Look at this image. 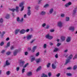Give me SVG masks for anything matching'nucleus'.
Here are the masks:
<instances>
[{
    "label": "nucleus",
    "instance_id": "f257e3e1",
    "mask_svg": "<svg viewBox=\"0 0 77 77\" xmlns=\"http://www.w3.org/2000/svg\"><path fill=\"white\" fill-rule=\"evenodd\" d=\"M72 57H73V55H72V54H70L68 57V59L66 60L64 65H67V64H68V63L70 62V60L72 59Z\"/></svg>",
    "mask_w": 77,
    "mask_h": 77
},
{
    "label": "nucleus",
    "instance_id": "f03ea898",
    "mask_svg": "<svg viewBox=\"0 0 77 77\" xmlns=\"http://www.w3.org/2000/svg\"><path fill=\"white\" fill-rule=\"evenodd\" d=\"M24 2H22L19 4V7H22V8L20 10V11H23V10H24V7L23 5H24Z\"/></svg>",
    "mask_w": 77,
    "mask_h": 77
},
{
    "label": "nucleus",
    "instance_id": "7ed1b4c3",
    "mask_svg": "<svg viewBox=\"0 0 77 77\" xmlns=\"http://www.w3.org/2000/svg\"><path fill=\"white\" fill-rule=\"evenodd\" d=\"M45 37L47 39H50V40H51V39H53V36H50L49 34H48L46 35Z\"/></svg>",
    "mask_w": 77,
    "mask_h": 77
},
{
    "label": "nucleus",
    "instance_id": "20e7f679",
    "mask_svg": "<svg viewBox=\"0 0 77 77\" xmlns=\"http://www.w3.org/2000/svg\"><path fill=\"white\" fill-rule=\"evenodd\" d=\"M18 51V50H15L13 54L14 56H16V55H17V53H18V52H19V51Z\"/></svg>",
    "mask_w": 77,
    "mask_h": 77
},
{
    "label": "nucleus",
    "instance_id": "39448f33",
    "mask_svg": "<svg viewBox=\"0 0 77 77\" xmlns=\"http://www.w3.org/2000/svg\"><path fill=\"white\" fill-rule=\"evenodd\" d=\"M57 25L58 27H62V23L61 21L59 22L58 23Z\"/></svg>",
    "mask_w": 77,
    "mask_h": 77
},
{
    "label": "nucleus",
    "instance_id": "423d86ee",
    "mask_svg": "<svg viewBox=\"0 0 77 77\" xmlns=\"http://www.w3.org/2000/svg\"><path fill=\"white\" fill-rule=\"evenodd\" d=\"M69 29L70 30H71V31H72V32H73V31L74 30L75 28L73 26H70L69 28Z\"/></svg>",
    "mask_w": 77,
    "mask_h": 77
},
{
    "label": "nucleus",
    "instance_id": "0eeeda50",
    "mask_svg": "<svg viewBox=\"0 0 77 77\" xmlns=\"http://www.w3.org/2000/svg\"><path fill=\"white\" fill-rule=\"evenodd\" d=\"M27 76H29V77L30 76H31V75H32V72H28L27 73Z\"/></svg>",
    "mask_w": 77,
    "mask_h": 77
},
{
    "label": "nucleus",
    "instance_id": "6e6552de",
    "mask_svg": "<svg viewBox=\"0 0 77 77\" xmlns=\"http://www.w3.org/2000/svg\"><path fill=\"white\" fill-rule=\"evenodd\" d=\"M66 41L67 42H69L71 41V37H68L67 39H66Z\"/></svg>",
    "mask_w": 77,
    "mask_h": 77
},
{
    "label": "nucleus",
    "instance_id": "1a4fd4ad",
    "mask_svg": "<svg viewBox=\"0 0 77 77\" xmlns=\"http://www.w3.org/2000/svg\"><path fill=\"white\" fill-rule=\"evenodd\" d=\"M36 46H34L32 49L31 50V51H32V53H34L35 52V50H36Z\"/></svg>",
    "mask_w": 77,
    "mask_h": 77
},
{
    "label": "nucleus",
    "instance_id": "9d476101",
    "mask_svg": "<svg viewBox=\"0 0 77 77\" xmlns=\"http://www.w3.org/2000/svg\"><path fill=\"white\" fill-rule=\"evenodd\" d=\"M71 5V2H69L68 3H67L65 5V6L66 7H68L69 6H70Z\"/></svg>",
    "mask_w": 77,
    "mask_h": 77
},
{
    "label": "nucleus",
    "instance_id": "9b49d317",
    "mask_svg": "<svg viewBox=\"0 0 77 77\" xmlns=\"http://www.w3.org/2000/svg\"><path fill=\"white\" fill-rule=\"evenodd\" d=\"M26 32V31L24 29H22L21 30L20 32V33H21V34H24V33H25Z\"/></svg>",
    "mask_w": 77,
    "mask_h": 77
},
{
    "label": "nucleus",
    "instance_id": "f8f14e48",
    "mask_svg": "<svg viewBox=\"0 0 77 77\" xmlns=\"http://www.w3.org/2000/svg\"><path fill=\"white\" fill-rule=\"evenodd\" d=\"M52 69H56V66L53 63L52 64Z\"/></svg>",
    "mask_w": 77,
    "mask_h": 77
},
{
    "label": "nucleus",
    "instance_id": "ddd939ff",
    "mask_svg": "<svg viewBox=\"0 0 77 77\" xmlns=\"http://www.w3.org/2000/svg\"><path fill=\"white\" fill-rule=\"evenodd\" d=\"M25 63V62L24 61H20V63L21 65L22 66H23V65H24Z\"/></svg>",
    "mask_w": 77,
    "mask_h": 77
},
{
    "label": "nucleus",
    "instance_id": "4468645a",
    "mask_svg": "<svg viewBox=\"0 0 77 77\" xmlns=\"http://www.w3.org/2000/svg\"><path fill=\"white\" fill-rule=\"evenodd\" d=\"M30 14H31V11H30V9L28 10L27 15H28L29 16H30Z\"/></svg>",
    "mask_w": 77,
    "mask_h": 77
},
{
    "label": "nucleus",
    "instance_id": "2eb2a0df",
    "mask_svg": "<svg viewBox=\"0 0 77 77\" xmlns=\"http://www.w3.org/2000/svg\"><path fill=\"white\" fill-rule=\"evenodd\" d=\"M20 32V29H16L15 31V35H17V34H18V32Z\"/></svg>",
    "mask_w": 77,
    "mask_h": 77
},
{
    "label": "nucleus",
    "instance_id": "dca6fc26",
    "mask_svg": "<svg viewBox=\"0 0 77 77\" xmlns=\"http://www.w3.org/2000/svg\"><path fill=\"white\" fill-rule=\"evenodd\" d=\"M61 39L63 41H64L65 39V37L64 36H62L61 37Z\"/></svg>",
    "mask_w": 77,
    "mask_h": 77
},
{
    "label": "nucleus",
    "instance_id": "f3484780",
    "mask_svg": "<svg viewBox=\"0 0 77 77\" xmlns=\"http://www.w3.org/2000/svg\"><path fill=\"white\" fill-rule=\"evenodd\" d=\"M40 60H41V58H38V59H37L36 61L37 63H39Z\"/></svg>",
    "mask_w": 77,
    "mask_h": 77
},
{
    "label": "nucleus",
    "instance_id": "a211bd4d",
    "mask_svg": "<svg viewBox=\"0 0 77 77\" xmlns=\"http://www.w3.org/2000/svg\"><path fill=\"white\" fill-rule=\"evenodd\" d=\"M41 69V66H40L37 69L36 71L37 72H38V71H40Z\"/></svg>",
    "mask_w": 77,
    "mask_h": 77
},
{
    "label": "nucleus",
    "instance_id": "6ab92c4d",
    "mask_svg": "<svg viewBox=\"0 0 77 77\" xmlns=\"http://www.w3.org/2000/svg\"><path fill=\"white\" fill-rule=\"evenodd\" d=\"M31 38H32V37H31V35H28L27 37V40H29V39H31Z\"/></svg>",
    "mask_w": 77,
    "mask_h": 77
},
{
    "label": "nucleus",
    "instance_id": "aec40b11",
    "mask_svg": "<svg viewBox=\"0 0 77 77\" xmlns=\"http://www.w3.org/2000/svg\"><path fill=\"white\" fill-rule=\"evenodd\" d=\"M10 15L9 14H6V16H5V18L6 19H8L9 18Z\"/></svg>",
    "mask_w": 77,
    "mask_h": 77
},
{
    "label": "nucleus",
    "instance_id": "412c9836",
    "mask_svg": "<svg viewBox=\"0 0 77 77\" xmlns=\"http://www.w3.org/2000/svg\"><path fill=\"white\" fill-rule=\"evenodd\" d=\"M53 9L52 8L50 10V11H49V12L50 14H51L53 13Z\"/></svg>",
    "mask_w": 77,
    "mask_h": 77
},
{
    "label": "nucleus",
    "instance_id": "4be33fe9",
    "mask_svg": "<svg viewBox=\"0 0 77 77\" xmlns=\"http://www.w3.org/2000/svg\"><path fill=\"white\" fill-rule=\"evenodd\" d=\"M40 14L42 15H44L45 14V11H42L41 13Z\"/></svg>",
    "mask_w": 77,
    "mask_h": 77
},
{
    "label": "nucleus",
    "instance_id": "5701e85b",
    "mask_svg": "<svg viewBox=\"0 0 77 77\" xmlns=\"http://www.w3.org/2000/svg\"><path fill=\"white\" fill-rule=\"evenodd\" d=\"M59 50V48H55L54 50V52H56Z\"/></svg>",
    "mask_w": 77,
    "mask_h": 77
},
{
    "label": "nucleus",
    "instance_id": "b1692460",
    "mask_svg": "<svg viewBox=\"0 0 77 77\" xmlns=\"http://www.w3.org/2000/svg\"><path fill=\"white\" fill-rule=\"evenodd\" d=\"M29 64L28 63H27L26 64H25L23 67V68H26L27 66H28V65H29Z\"/></svg>",
    "mask_w": 77,
    "mask_h": 77
},
{
    "label": "nucleus",
    "instance_id": "393cba45",
    "mask_svg": "<svg viewBox=\"0 0 77 77\" xmlns=\"http://www.w3.org/2000/svg\"><path fill=\"white\" fill-rule=\"evenodd\" d=\"M42 75L41 76V77H47V75L45 74L44 73L42 74Z\"/></svg>",
    "mask_w": 77,
    "mask_h": 77
},
{
    "label": "nucleus",
    "instance_id": "a878e982",
    "mask_svg": "<svg viewBox=\"0 0 77 77\" xmlns=\"http://www.w3.org/2000/svg\"><path fill=\"white\" fill-rule=\"evenodd\" d=\"M7 46L5 47L6 48H7V47H8L10 46V42H8L7 43Z\"/></svg>",
    "mask_w": 77,
    "mask_h": 77
},
{
    "label": "nucleus",
    "instance_id": "bb28decb",
    "mask_svg": "<svg viewBox=\"0 0 77 77\" xmlns=\"http://www.w3.org/2000/svg\"><path fill=\"white\" fill-rule=\"evenodd\" d=\"M66 21H68L69 20V17H66Z\"/></svg>",
    "mask_w": 77,
    "mask_h": 77
},
{
    "label": "nucleus",
    "instance_id": "cd10ccee",
    "mask_svg": "<svg viewBox=\"0 0 77 77\" xmlns=\"http://www.w3.org/2000/svg\"><path fill=\"white\" fill-rule=\"evenodd\" d=\"M6 65H10V63L8 62V60H7L6 62Z\"/></svg>",
    "mask_w": 77,
    "mask_h": 77
},
{
    "label": "nucleus",
    "instance_id": "c85d7f7f",
    "mask_svg": "<svg viewBox=\"0 0 77 77\" xmlns=\"http://www.w3.org/2000/svg\"><path fill=\"white\" fill-rule=\"evenodd\" d=\"M66 75L67 76H72V74L71 73H67L66 74Z\"/></svg>",
    "mask_w": 77,
    "mask_h": 77
},
{
    "label": "nucleus",
    "instance_id": "c756f323",
    "mask_svg": "<svg viewBox=\"0 0 77 77\" xmlns=\"http://www.w3.org/2000/svg\"><path fill=\"white\" fill-rule=\"evenodd\" d=\"M0 23H3V20L2 18H0Z\"/></svg>",
    "mask_w": 77,
    "mask_h": 77
},
{
    "label": "nucleus",
    "instance_id": "7c9ffc66",
    "mask_svg": "<svg viewBox=\"0 0 77 77\" xmlns=\"http://www.w3.org/2000/svg\"><path fill=\"white\" fill-rule=\"evenodd\" d=\"M77 65H75L73 66V69L74 70H75V69H77Z\"/></svg>",
    "mask_w": 77,
    "mask_h": 77
},
{
    "label": "nucleus",
    "instance_id": "2f4dec72",
    "mask_svg": "<svg viewBox=\"0 0 77 77\" xmlns=\"http://www.w3.org/2000/svg\"><path fill=\"white\" fill-rule=\"evenodd\" d=\"M51 65V64L50 63H48L46 65L47 68H49V67H50V66Z\"/></svg>",
    "mask_w": 77,
    "mask_h": 77
},
{
    "label": "nucleus",
    "instance_id": "473e14b6",
    "mask_svg": "<svg viewBox=\"0 0 77 77\" xmlns=\"http://www.w3.org/2000/svg\"><path fill=\"white\" fill-rule=\"evenodd\" d=\"M4 45V42H2L0 44V45L1 46H3Z\"/></svg>",
    "mask_w": 77,
    "mask_h": 77
},
{
    "label": "nucleus",
    "instance_id": "72a5a7b5",
    "mask_svg": "<svg viewBox=\"0 0 77 77\" xmlns=\"http://www.w3.org/2000/svg\"><path fill=\"white\" fill-rule=\"evenodd\" d=\"M17 22H18V21H21V20H20V18L19 17H17Z\"/></svg>",
    "mask_w": 77,
    "mask_h": 77
},
{
    "label": "nucleus",
    "instance_id": "f704fd0d",
    "mask_svg": "<svg viewBox=\"0 0 77 77\" xmlns=\"http://www.w3.org/2000/svg\"><path fill=\"white\" fill-rule=\"evenodd\" d=\"M11 52H7L6 53V54L7 55V56H9L10 54H11Z\"/></svg>",
    "mask_w": 77,
    "mask_h": 77
},
{
    "label": "nucleus",
    "instance_id": "c9c22d12",
    "mask_svg": "<svg viewBox=\"0 0 77 77\" xmlns=\"http://www.w3.org/2000/svg\"><path fill=\"white\" fill-rule=\"evenodd\" d=\"M14 46H12L11 47H10V50H14Z\"/></svg>",
    "mask_w": 77,
    "mask_h": 77
},
{
    "label": "nucleus",
    "instance_id": "e433bc0d",
    "mask_svg": "<svg viewBox=\"0 0 77 77\" xmlns=\"http://www.w3.org/2000/svg\"><path fill=\"white\" fill-rule=\"evenodd\" d=\"M10 73H11V72L9 71H8L6 72V74L7 75H9L10 74Z\"/></svg>",
    "mask_w": 77,
    "mask_h": 77
},
{
    "label": "nucleus",
    "instance_id": "4c0bfd02",
    "mask_svg": "<svg viewBox=\"0 0 77 77\" xmlns=\"http://www.w3.org/2000/svg\"><path fill=\"white\" fill-rule=\"evenodd\" d=\"M49 6V5L48 4H46L44 6V8H47Z\"/></svg>",
    "mask_w": 77,
    "mask_h": 77
},
{
    "label": "nucleus",
    "instance_id": "58836bf2",
    "mask_svg": "<svg viewBox=\"0 0 77 77\" xmlns=\"http://www.w3.org/2000/svg\"><path fill=\"white\" fill-rule=\"evenodd\" d=\"M75 13H76V10L75 9L73 10V14H75Z\"/></svg>",
    "mask_w": 77,
    "mask_h": 77
},
{
    "label": "nucleus",
    "instance_id": "ea45409f",
    "mask_svg": "<svg viewBox=\"0 0 77 77\" xmlns=\"http://www.w3.org/2000/svg\"><path fill=\"white\" fill-rule=\"evenodd\" d=\"M15 10H16V9H10V11H12L13 12H14Z\"/></svg>",
    "mask_w": 77,
    "mask_h": 77
},
{
    "label": "nucleus",
    "instance_id": "a19ab883",
    "mask_svg": "<svg viewBox=\"0 0 77 77\" xmlns=\"http://www.w3.org/2000/svg\"><path fill=\"white\" fill-rule=\"evenodd\" d=\"M77 54H76V55L73 58V60H74L75 59H77Z\"/></svg>",
    "mask_w": 77,
    "mask_h": 77
},
{
    "label": "nucleus",
    "instance_id": "79ce46f5",
    "mask_svg": "<svg viewBox=\"0 0 77 77\" xmlns=\"http://www.w3.org/2000/svg\"><path fill=\"white\" fill-rule=\"evenodd\" d=\"M35 58H32L31 59V62H32L34 60H35Z\"/></svg>",
    "mask_w": 77,
    "mask_h": 77
},
{
    "label": "nucleus",
    "instance_id": "37998d69",
    "mask_svg": "<svg viewBox=\"0 0 77 77\" xmlns=\"http://www.w3.org/2000/svg\"><path fill=\"white\" fill-rule=\"evenodd\" d=\"M47 47V45L46 44H44L43 45L44 48H46Z\"/></svg>",
    "mask_w": 77,
    "mask_h": 77
},
{
    "label": "nucleus",
    "instance_id": "c03bdc74",
    "mask_svg": "<svg viewBox=\"0 0 77 77\" xmlns=\"http://www.w3.org/2000/svg\"><path fill=\"white\" fill-rule=\"evenodd\" d=\"M19 8V7H16V11H18V9Z\"/></svg>",
    "mask_w": 77,
    "mask_h": 77
},
{
    "label": "nucleus",
    "instance_id": "a18cd8bd",
    "mask_svg": "<svg viewBox=\"0 0 77 77\" xmlns=\"http://www.w3.org/2000/svg\"><path fill=\"white\" fill-rule=\"evenodd\" d=\"M48 75L49 77H51V72H50L48 73Z\"/></svg>",
    "mask_w": 77,
    "mask_h": 77
},
{
    "label": "nucleus",
    "instance_id": "49530a36",
    "mask_svg": "<svg viewBox=\"0 0 77 77\" xmlns=\"http://www.w3.org/2000/svg\"><path fill=\"white\" fill-rule=\"evenodd\" d=\"M16 70L17 71H18L19 70H20V67H17L16 68Z\"/></svg>",
    "mask_w": 77,
    "mask_h": 77
},
{
    "label": "nucleus",
    "instance_id": "de8ad7c7",
    "mask_svg": "<svg viewBox=\"0 0 77 77\" xmlns=\"http://www.w3.org/2000/svg\"><path fill=\"white\" fill-rule=\"evenodd\" d=\"M38 55H39V53L38 52L35 55L36 56H38Z\"/></svg>",
    "mask_w": 77,
    "mask_h": 77
},
{
    "label": "nucleus",
    "instance_id": "09e8293b",
    "mask_svg": "<svg viewBox=\"0 0 77 77\" xmlns=\"http://www.w3.org/2000/svg\"><path fill=\"white\" fill-rule=\"evenodd\" d=\"M60 45H61V43H57V47H59V46Z\"/></svg>",
    "mask_w": 77,
    "mask_h": 77
},
{
    "label": "nucleus",
    "instance_id": "8fccbe9b",
    "mask_svg": "<svg viewBox=\"0 0 77 77\" xmlns=\"http://www.w3.org/2000/svg\"><path fill=\"white\" fill-rule=\"evenodd\" d=\"M25 71V69H23L22 70V73H24V71Z\"/></svg>",
    "mask_w": 77,
    "mask_h": 77
},
{
    "label": "nucleus",
    "instance_id": "3c124183",
    "mask_svg": "<svg viewBox=\"0 0 77 77\" xmlns=\"http://www.w3.org/2000/svg\"><path fill=\"white\" fill-rule=\"evenodd\" d=\"M60 73H58L57 75V77H59L60 76Z\"/></svg>",
    "mask_w": 77,
    "mask_h": 77
},
{
    "label": "nucleus",
    "instance_id": "603ef678",
    "mask_svg": "<svg viewBox=\"0 0 77 77\" xmlns=\"http://www.w3.org/2000/svg\"><path fill=\"white\" fill-rule=\"evenodd\" d=\"M54 29H51L50 30V32H54Z\"/></svg>",
    "mask_w": 77,
    "mask_h": 77
},
{
    "label": "nucleus",
    "instance_id": "864d4df0",
    "mask_svg": "<svg viewBox=\"0 0 77 77\" xmlns=\"http://www.w3.org/2000/svg\"><path fill=\"white\" fill-rule=\"evenodd\" d=\"M27 54H28V52H25V56H27Z\"/></svg>",
    "mask_w": 77,
    "mask_h": 77
},
{
    "label": "nucleus",
    "instance_id": "5fc2aeb1",
    "mask_svg": "<svg viewBox=\"0 0 77 77\" xmlns=\"http://www.w3.org/2000/svg\"><path fill=\"white\" fill-rule=\"evenodd\" d=\"M5 50H3L1 51L2 53H5Z\"/></svg>",
    "mask_w": 77,
    "mask_h": 77
},
{
    "label": "nucleus",
    "instance_id": "6e6d98bb",
    "mask_svg": "<svg viewBox=\"0 0 77 77\" xmlns=\"http://www.w3.org/2000/svg\"><path fill=\"white\" fill-rule=\"evenodd\" d=\"M67 69L68 70H69V69H71V67H69L67 68Z\"/></svg>",
    "mask_w": 77,
    "mask_h": 77
},
{
    "label": "nucleus",
    "instance_id": "4d7b16f0",
    "mask_svg": "<svg viewBox=\"0 0 77 77\" xmlns=\"http://www.w3.org/2000/svg\"><path fill=\"white\" fill-rule=\"evenodd\" d=\"M55 57L56 58H57L58 57V55H57V54H56L55 55Z\"/></svg>",
    "mask_w": 77,
    "mask_h": 77
},
{
    "label": "nucleus",
    "instance_id": "13d9d810",
    "mask_svg": "<svg viewBox=\"0 0 77 77\" xmlns=\"http://www.w3.org/2000/svg\"><path fill=\"white\" fill-rule=\"evenodd\" d=\"M45 25H46V24H45V23H44L42 25V26H43V27H45Z\"/></svg>",
    "mask_w": 77,
    "mask_h": 77
},
{
    "label": "nucleus",
    "instance_id": "bf43d9fd",
    "mask_svg": "<svg viewBox=\"0 0 77 77\" xmlns=\"http://www.w3.org/2000/svg\"><path fill=\"white\" fill-rule=\"evenodd\" d=\"M61 16L62 17H63L64 16V14H62L61 15Z\"/></svg>",
    "mask_w": 77,
    "mask_h": 77
},
{
    "label": "nucleus",
    "instance_id": "052dcab7",
    "mask_svg": "<svg viewBox=\"0 0 77 77\" xmlns=\"http://www.w3.org/2000/svg\"><path fill=\"white\" fill-rule=\"evenodd\" d=\"M49 26L48 25V26H47L46 28V29H49Z\"/></svg>",
    "mask_w": 77,
    "mask_h": 77
},
{
    "label": "nucleus",
    "instance_id": "680f3d73",
    "mask_svg": "<svg viewBox=\"0 0 77 77\" xmlns=\"http://www.w3.org/2000/svg\"><path fill=\"white\" fill-rule=\"evenodd\" d=\"M42 1V0H39L38 2V4H39L40 3H41V2Z\"/></svg>",
    "mask_w": 77,
    "mask_h": 77
},
{
    "label": "nucleus",
    "instance_id": "e2e57ef3",
    "mask_svg": "<svg viewBox=\"0 0 77 77\" xmlns=\"http://www.w3.org/2000/svg\"><path fill=\"white\" fill-rule=\"evenodd\" d=\"M8 40H9V37H8L6 39V41H8Z\"/></svg>",
    "mask_w": 77,
    "mask_h": 77
},
{
    "label": "nucleus",
    "instance_id": "0e129e2a",
    "mask_svg": "<svg viewBox=\"0 0 77 77\" xmlns=\"http://www.w3.org/2000/svg\"><path fill=\"white\" fill-rule=\"evenodd\" d=\"M53 45V44L51 42V43H50V45H51V46Z\"/></svg>",
    "mask_w": 77,
    "mask_h": 77
},
{
    "label": "nucleus",
    "instance_id": "69168bd1",
    "mask_svg": "<svg viewBox=\"0 0 77 77\" xmlns=\"http://www.w3.org/2000/svg\"><path fill=\"white\" fill-rule=\"evenodd\" d=\"M3 35H4V34H2L1 36V38H3Z\"/></svg>",
    "mask_w": 77,
    "mask_h": 77
},
{
    "label": "nucleus",
    "instance_id": "338daca9",
    "mask_svg": "<svg viewBox=\"0 0 77 77\" xmlns=\"http://www.w3.org/2000/svg\"><path fill=\"white\" fill-rule=\"evenodd\" d=\"M67 51H68V50H65L64 51V53H66V52H67Z\"/></svg>",
    "mask_w": 77,
    "mask_h": 77
},
{
    "label": "nucleus",
    "instance_id": "774afa93",
    "mask_svg": "<svg viewBox=\"0 0 77 77\" xmlns=\"http://www.w3.org/2000/svg\"><path fill=\"white\" fill-rule=\"evenodd\" d=\"M26 31L27 32H28L29 31V29H27Z\"/></svg>",
    "mask_w": 77,
    "mask_h": 77
}]
</instances>
